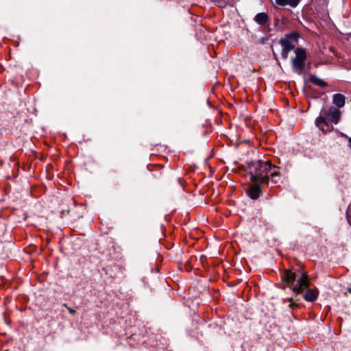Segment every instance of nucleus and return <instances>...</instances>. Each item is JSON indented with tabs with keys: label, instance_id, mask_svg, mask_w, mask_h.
Segmentation results:
<instances>
[{
	"label": "nucleus",
	"instance_id": "nucleus-1",
	"mask_svg": "<svg viewBox=\"0 0 351 351\" xmlns=\"http://www.w3.org/2000/svg\"><path fill=\"white\" fill-rule=\"evenodd\" d=\"M274 166L269 160L254 162L250 171L251 182L264 183L269 186V173Z\"/></svg>",
	"mask_w": 351,
	"mask_h": 351
},
{
	"label": "nucleus",
	"instance_id": "nucleus-2",
	"mask_svg": "<svg viewBox=\"0 0 351 351\" xmlns=\"http://www.w3.org/2000/svg\"><path fill=\"white\" fill-rule=\"evenodd\" d=\"M298 39L299 34L295 32L287 34L280 39L279 43L282 47L281 54L284 58H287L288 53L294 49Z\"/></svg>",
	"mask_w": 351,
	"mask_h": 351
},
{
	"label": "nucleus",
	"instance_id": "nucleus-3",
	"mask_svg": "<svg viewBox=\"0 0 351 351\" xmlns=\"http://www.w3.org/2000/svg\"><path fill=\"white\" fill-rule=\"evenodd\" d=\"M295 57L292 58L293 66H305L307 53L303 48L297 47L294 49Z\"/></svg>",
	"mask_w": 351,
	"mask_h": 351
},
{
	"label": "nucleus",
	"instance_id": "nucleus-4",
	"mask_svg": "<svg viewBox=\"0 0 351 351\" xmlns=\"http://www.w3.org/2000/svg\"><path fill=\"white\" fill-rule=\"evenodd\" d=\"M309 285L308 277L306 272H303L301 277L298 279V283L293 287L292 290L294 293L298 295L303 292Z\"/></svg>",
	"mask_w": 351,
	"mask_h": 351
},
{
	"label": "nucleus",
	"instance_id": "nucleus-5",
	"mask_svg": "<svg viewBox=\"0 0 351 351\" xmlns=\"http://www.w3.org/2000/svg\"><path fill=\"white\" fill-rule=\"evenodd\" d=\"M279 167L274 165L272 170L269 173V186L271 188L275 186H279L282 182L281 179V175L279 171Z\"/></svg>",
	"mask_w": 351,
	"mask_h": 351
},
{
	"label": "nucleus",
	"instance_id": "nucleus-6",
	"mask_svg": "<svg viewBox=\"0 0 351 351\" xmlns=\"http://www.w3.org/2000/svg\"><path fill=\"white\" fill-rule=\"evenodd\" d=\"M324 114L332 123L337 124L340 120L341 113L339 109L331 106L324 112Z\"/></svg>",
	"mask_w": 351,
	"mask_h": 351
},
{
	"label": "nucleus",
	"instance_id": "nucleus-7",
	"mask_svg": "<svg viewBox=\"0 0 351 351\" xmlns=\"http://www.w3.org/2000/svg\"><path fill=\"white\" fill-rule=\"evenodd\" d=\"M252 183L250 185L248 189V195L252 199H256L259 197L260 194L262 192L261 184L264 183L252 182Z\"/></svg>",
	"mask_w": 351,
	"mask_h": 351
},
{
	"label": "nucleus",
	"instance_id": "nucleus-8",
	"mask_svg": "<svg viewBox=\"0 0 351 351\" xmlns=\"http://www.w3.org/2000/svg\"><path fill=\"white\" fill-rule=\"evenodd\" d=\"M315 124L324 133L330 130V126L324 116H319L316 119Z\"/></svg>",
	"mask_w": 351,
	"mask_h": 351
},
{
	"label": "nucleus",
	"instance_id": "nucleus-9",
	"mask_svg": "<svg viewBox=\"0 0 351 351\" xmlns=\"http://www.w3.org/2000/svg\"><path fill=\"white\" fill-rule=\"evenodd\" d=\"M346 97L341 93H336L332 96V104L338 108H343L345 105Z\"/></svg>",
	"mask_w": 351,
	"mask_h": 351
},
{
	"label": "nucleus",
	"instance_id": "nucleus-10",
	"mask_svg": "<svg viewBox=\"0 0 351 351\" xmlns=\"http://www.w3.org/2000/svg\"><path fill=\"white\" fill-rule=\"evenodd\" d=\"M282 278L287 282V286H289L290 285H293L295 280V274L291 270H285Z\"/></svg>",
	"mask_w": 351,
	"mask_h": 351
},
{
	"label": "nucleus",
	"instance_id": "nucleus-11",
	"mask_svg": "<svg viewBox=\"0 0 351 351\" xmlns=\"http://www.w3.org/2000/svg\"><path fill=\"white\" fill-rule=\"evenodd\" d=\"M309 80L313 84L319 87L325 88L328 86L327 82L320 79L314 74L309 75Z\"/></svg>",
	"mask_w": 351,
	"mask_h": 351
},
{
	"label": "nucleus",
	"instance_id": "nucleus-12",
	"mask_svg": "<svg viewBox=\"0 0 351 351\" xmlns=\"http://www.w3.org/2000/svg\"><path fill=\"white\" fill-rule=\"evenodd\" d=\"M318 296L317 291L313 289H308L304 296L305 300L308 302H314L317 300Z\"/></svg>",
	"mask_w": 351,
	"mask_h": 351
},
{
	"label": "nucleus",
	"instance_id": "nucleus-13",
	"mask_svg": "<svg viewBox=\"0 0 351 351\" xmlns=\"http://www.w3.org/2000/svg\"><path fill=\"white\" fill-rule=\"evenodd\" d=\"M255 21L259 25H265L268 21V16L264 12L257 14L254 18Z\"/></svg>",
	"mask_w": 351,
	"mask_h": 351
},
{
	"label": "nucleus",
	"instance_id": "nucleus-14",
	"mask_svg": "<svg viewBox=\"0 0 351 351\" xmlns=\"http://www.w3.org/2000/svg\"><path fill=\"white\" fill-rule=\"evenodd\" d=\"M346 217L348 224L351 226V203L347 207Z\"/></svg>",
	"mask_w": 351,
	"mask_h": 351
},
{
	"label": "nucleus",
	"instance_id": "nucleus-15",
	"mask_svg": "<svg viewBox=\"0 0 351 351\" xmlns=\"http://www.w3.org/2000/svg\"><path fill=\"white\" fill-rule=\"evenodd\" d=\"M214 2L219 7H226L228 3V0H211Z\"/></svg>",
	"mask_w": 351,
	"mask_h": 351
},
{
	"label": "nucleus",
	"instance_id": "nucleus-16",
	"mask_svg": "<svg viewBox=\"0 0 351 351\" xmlns=\"http://www.w3.org/2000/svg\"><path fill=\"white\" fill-rule=\"evenodd\" d=\"M276 3L278 5L285 6L288 4V0H276Z\"/></svg>",
	"mask_w": 351,
	"mask_h": 351
},
{
	"label": "nucleus",
	"instance_id": "nucleus-17",
	"mask_svg": "<svg viewBox=\"0 0 351 351\" xmlns=\"http://www.w3.org/2000/svg\"><path fill=\"white\" fill-rule=\"evenodd\" d=\"M300 0H288V4L292 7H295L299 3Z\"/></svg>",
	"mask_w": 351,
	"mask_h": 351
},
{
	"label": "nucleus",
	"instance_id": "nucleus-18",
	"mask_svg": "<svg viewBox=\"0 0 351 351\" xmlns=\"http://www.w3.org/2000/svg\"><path fill=\"white\" fill-rule=\"evenodd\" d=\"M287 301H289L290 302V304H289V307L290 308H294L298 306V304L293 302V299L292 298H288Z\"/></svg>",
	"mask_w": 351,
	"mask_h": 351
},
{
	"label": "nucleus",
	"instance_id": "nucleus-19",
	"mask_svg": "<svg viewBox=\"0 0 351 351\" xmlns=\"http://www.w3.org/2000/svg\"><path fill=\"white\" fill-rule=\"evenodd\" d=\"M64 306L66 307V308L71 314L74 315L75 313V311L68 306L66 304H64Z\"/></svg>",
	"mask_w": 351,
	"mask_h": 351
},
{
	"label": "nucleus",
	"instance_id": "nucleus-20",
	"mask_svg": "<svg viewBox=\"0 0 351 351\" xmlns=\"http://www.w3.org/2000/svg\"><path fill=\"white\" fill-rule=\"evenodd\" d=\"M302 67H301V66L295 67V69H298V70H301V69H302Z\"/></svg>",
	"mask_w": 351,
	"mask_h": 351
},
{
	"label": "nucleus",
	"instance_id": "nucleus-21",
	"mask_svg": "<svg viewBox=\"0 0 351 351\" xmlns=\"http://www.w3.org/2000/svg\"><path fill=\"white\" fill-rule=\"evenodd\" d=\"M252 71H253V72H256V71H257V70H256V69H254Z\"/></svg>",
	"mask_w": 351,
	"mask_h": 351
},
{
	"label": "nucleus",
	"instance_id": "nucleus-22",
	"mask_svg": "<svg viewBox=\"0 0 351 351\" xmlns=\"http://www.w3.org/2000/svg\"><path fill=\"white\" fill-rule=\"evenodd\" d=\"M230 0H228V3H227V4L230 3Z\"/></svg>",
	"mask_w": 351,
	"mask_h": 351
}]
</instances>
